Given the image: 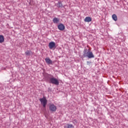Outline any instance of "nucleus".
I'll return each mask as SVG.
<instances>
[{
  "label": "nucleus",
  "instance_id": "nucleus-1",
  "mask_svg": "<svg viewBox=\"0 0 128 128\" xmlns=\"http://www.w3.org/2000/svg\"><path fill=\"white\" fill-rule=\"evenodd\" d=\"M83 56H84V58H94V55L92 52L90 51V50L88 51L87 49H84V50Z\"/></svg>",
  "mask_w": 128,
  "mask_h": 128
},
{
  "label": "nucleus",
  "instance_id": "nucleus-2",
  "mask_svg": "<svg viewBox=\"0 0 128 128\" xmlns=\"http://www.w3.org/2000/svg\"><path fill=\"white\" fill-rule=\"evenodd\" d=\"M50 84H56V86H58L60 82L58 80L54 78H52L49 80Z\"/></svg>",
  "mask_w": 128,
  "mask_h": 128
},
{
  "label": "nucleus",
  "instance_id": "nucleus-3",
  "mask_svg": "<svg viewBox=\"0 0 128 128\" xmlns=\"http://www.w3.org/2000/svg\"><path fill=\"white\" fill-rule=\"evenodd\" d=\"M49 110L50 112H56V106L54 104H52L49 106Z\"/></svg>",
  "mask_w": 128,
  "mask_h": 128
},
{
  "label": "nucleus",
  "instance_id": "nucleus-4",
  "mask_svg": "<svg viewBox=\"0 0 128 128\" xmlns=\"http://www.w3.org/2000/svg\"><path fill=\"white\" fill-rule=\"evenodd\" d=\"M40 100L44 108H46V104L48 103V100H46V98H43L40 99Z\"/></svg>",
  "mask_w": 128,
  "mask_h": 128
},
{
  "label": "nucleus",
  "instance_id": "nucleus-5",
  "mask_svg": "<svg viewBox=\"0 0 128 128\" xmlns=\"http://www.w3.org/2000/svg\"><path fill=\"white\" fill-rule=\"evenodd\" d=\"M49 48L52 50V48H56V42H50L48 44Z\"/></svg>",
  "mask_w": 128,
  "mask_h": 128
},
{
  "label": "nucleus",
  "instance_id": "nucleus-6",
  "mask_svg": "<svg viewBox=\"0 0 128 128\" xmlns=\"http://www.w3.org/2000/svg\"><path fill=\"white\" fill-rule=\"evenodd\" d=\"M45 61L48 64H54L52 60H50L49 58H46Z\"/></svg>",
  "mask_w": 128,
  "mask_h": 128
},
{
  "label": "nucleus",
  "instance_id": "nucleus-7",
  "mask_svg": "<svg viewBox=\"0 0 128 128\" xmlns=\"http://www.w3.org/2000/svg\"><path fill=\"white\" fill-rule=\"evenodd\" d=\"M58 28L60 30H64V28H66L64 25L62 24H60L59 25H58Z\"/></svg>",
  "mask_w": 128,
  "mask_h": 128
},
{
  "label": "nucleus",
  "instance_id": "nucleus-8",
  "mask_svg": "<svg viewBox=\"0 0 128 128\" xmlns=\"http://www.w3.org/2000/svg\"><path fill=\"white\" fill-rule=\"evenodd\" d=\"M84 20L86 22H92V18L87 16L84 18Z\"/></svg>",
  "mask_w": 128,
  "mask_h": 128
},
{
  "label": "nucleus",
  "instance_id": "nucleus-9",
  "mask_svg": "<svg viewBox=\"0 0 128 128\" xmlns=\"http://www.w3.org/2000/svg\"><path fill=\"white\" fill-rule=\"evenodd\" d=\"M55 6H57V8H62V4L61 2H58V3L56 4Z\"/></svg>",
  "mask_w": 128,
  "mask_h": 128
},
{
  "label": "nucleus",
  "instance_id": "nucleus-10",
  "mask_svg": "<svg viewBox=\"0 0 128 128\" xmlns=\"http://www.w3.org/2000/svg\"><path fill=\"white\" fill-rule=\"evenodd\" d=\"M4 42V36L0 35V44H2Z\"/></svg>",
  "mask_w": 128,
  "mask_h": 128
},
{
  "label": "nucleus",
  "instance_id": "nucleus-11",
  "mask_svg": "<svg viewBox=\"0 0 128 128\" xmlns=\"http://www.w3.org/2000/svg\"><path fill=\"white\" fill-rule=\"evenodd\" d=\"M60 22V19L56 18H54V19H53V22L54 24H58Z\"/></svg>",
  "mask_w": 128,
  "mask_h": 128
},
{
  "label": "nucleus",
  "instance_id": "nucleus-12",
  "mask_svg": "<svg viewBox=\"0 0 128 128\" xmlns=\"http://www.w3.org/2000/svg\"><path fill=\"white\" fill-rule=\"evenodd\" d=\"M112 18H113L114 20H115V22L118 20V16H116V15L115 14L112 15Z\"/></svg>",
  "mask_w": 128,
  "mask_h": 128
},
{
  "label": "nucleus",
  "instance_id": "nucleus-13",
  "mask_svg": "<svg viewBox=\"0 0 128 128\" xmlns=\"http://www.w3.org/2000/svg\"><path fill=\"white\" fill-rule=\"evenodd\" d=\"M67 126H68L67 128H74V126H72V124H67Z\"/></svg>",
  "mask_w": 128,
  "mask_h": 128
},
{
  "label": "nucleus",
  "instance_id": "nucleus-14",
  "mask_svg": "<svg viewBox=\"0 0 128 128\" xmlns=\"http://www.w3.org/2000/svg\"><path fill=\"white\" fill-rule=\"evenodd\" d=\"M26 56H30V52L29 50H27L26 52H25Z\"/></svg>",
  "mask_w": 128,
  "mask_h": 128
},
{
  "label": "nucleus",
  "instance_id": "nucleus-15",
  "mask_svg": "<svg viewBox=\"0 0 128 128\" xmlns=\"http://www.w3.org/2000/svg\"><path fill=\"white\" fill-rule=\"evenodd\" d=\"M88 64H90V62H87Z\"/></svg>",
  "mask_w": 128,
  "mask_h": 128
}]
</instances>
